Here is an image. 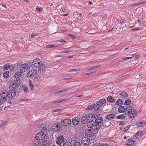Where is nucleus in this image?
Returning a JSON list of instances; mask_svg holds the SVG:
<instances>
[{
	"label": "nucleus",
	"instance_id": "obj_8",
	"mask_svg": "<svg viewBox=\"0 0 146 146\" xmlns=\"http://www.w3.org/2000/svg\"><path fill=\"white\" fill-rule=\"evenodd\" d=\"M81 143L84 145L88 146L90 144V139L87 137H84L81 140Z\"/></svg>",
	"mask_w": 146,
	"mask_h": 146
},
{
	"label": "nucleus",
	"instance_id": "obj_15",
	"mask_svg": "<svg viewBox=\"0 0 146 146\" xmlns=\"http://www.w3.org/2000/svg\"><path fill=\"white\" fill-rule=\"evenodd\" d=\"M38 68V71L40 73H42L45 70V65L43 63H42L39 65Z\"/></svg>",
	"mask_w": 146,
	"mask_h": 146
},
{
	"label": "nucleus",
	"instance_id": "obj_18",
	"mask_svg": "<svg viewBox=\"0 0 146 146\" xmlns=\"http://www.w3.org/2000/svg\"><path fill=\"white\" fill-rule=\"evenodd\" d=\"M86 120H87V122L90 121H91L92 120V118H93V116L92 115L88 113L85 115Z\"/></svg>",
	"mask_w": 146,
	"mask_h": 146
},
{
	"label": "nucleus",
	"instance_id": "obj_59",
	"mask_svg": "<svg viewBox=\"0 0 146 146\" xmlns=\"http://www.w3.org/2000/svg\"><path fill=\"white\" fill-rule=\"evenodd\" d=\"M140 29L139 28H137L133 29H132L131 30H132V31H135V30H138Z\"/></svg>",
	"mask_w": 146,
	"mask_h": 146
},
{
	"label": "nucleus",
	"instance_id": "obj_40",
	"mask_svg": "<svg viewBox=\"0 0 146 146\" xmlns=\"http://www.w3.org/2000/svg\"><path fill=\"white\" fill-rule=\"evenodd\" d=\"M131 103V100L130 99H128L125 101L124 105H128L129 104Z\"/></svg>",
	"mask_w": 146,
	"mask_h": 146
},
{
	"label": "nucleus",
	"instance_id": "obj_44",
	"mask_svg": "<svg viewBox=\"0 0 146 146\" xmlns=\"http://www.w3.org/2000/svg\"><path fill=\"white\" fill-rule=\"evenodd\" d=\"M79 71V70H78V69H70L68 70V72H76L77 71Z\"/></svg>",
	"mask_w": 146,
	"mask_h": 146
},
{
	"label": "nucleus",
	"instance_id": "obj_63",
	"mask_svg": "<svg viewBox=\"0 0 146 146\" xmlns=\"http://www.w3.org/2000/svg\"><path fill=\"white\" fill-rule=\"evenodd\" d=\"M124 20L123 19H121L120 21V22L121 23H122L123 22Z\"/></svg>",
	"mask_w": 146,
	"mask_h": 146
},
{
	"label": "nucleus",
	"instance_id": "obj_38",
	"mask_svg": "<svg viewBox=\"0 0 146 146\" xmlns=\"http://www.w3.org/2000/svg\"><path fill=\"white\" fill-rule=\"evenodd\" d=\"M40 79V77L39 76H37L34 78V80L35 82H37L39 81Z\"/></svg>",
	"mask_w": 146,
	"mask_h": 146
},
{
	"label": "nucleus",
	"instance_id": "obj_61",
	"mask_svg": "<svg viewBox=\"0 0 146 146\" xmlns=\"http://www.w3.org/2000/svg\"><path fill=\"white\" fill-rule=\"evenodd\" d=\"M88 33L89 34H93L94 33L92 32H91L90 31H88Z\"/></svg>",
	"mask_w": 146,
	"mask_h": 146
},
{
	"label": "nucleus",
	"instance_id": "obj_27",
	"mask_svg": "<svg viewBox=\"0 0 146 146\" xmlns=\"http://www.w3.org/2000/svg\"><path fill=\"white\" fill-rule=\"evenodd\" d=\"M93 105L94 106L93 107V109H94V110L96 111H99L100 110V106H99L98 105L96 104H93Z\"/></svg>",
	"mask_w": 146,
	"mask_h": 146
},
{
	"label": "nucleus",
	"instance_id": "obj_32",
	"mask_svg": "<svg viewBox=\"0 0 146 146\" xmlns=\"http://www.w3.org/2000/svg\"><path fill=\"white\" fill-rule=\"evenodd\" d=\"M123 101L121 99L118 100L115 103V104L118 106H121L123 104Z\"/></svg>",
	"mask_w": 146,
	"mask_h": 146
},
{
	"label": "nucleus",
	"instance_id": "obj_1",
	"mask_svg": "<svg viewBox=\"0 0 146 146\" xmlns=\"http://www.w3.org/2000/svg\"><path fill=\"white\" fill-rule=\"evenodd\" d=\"M22 74L18 73H16L14 75V76L16 78V80L12 82L10 84V87L12 88L13 89H15L19 87L18 85L21 82V79L19 78L21 76Z\"/></svg>",
	"mask_w": 146,
	"mask_h": 146
},
{
	"label": "nucleus",
	"instance_id": "obj_16",
	"mask_svg": "<svg viewBox=\"0 0 146 146\" xmlns=\"http://www.w3.org/2000/svg\"><path fill=\"white\" fill-rule=\"evenodd\" d=\"M146 123V122L144 120H142L137 122L136 125L138 127H142L145 125Z\"/></svg>",
	"mask_w": 146,
	"mask_h": 146
},
{
	"label": "nucleus",
	"instance_id": "obj_34",
	"mask_svg": "<svg viewBox=\"0 0 146 146\" xmlns=\"http://www.w3.org/2000/svg\"><path fill=\"white\" fill-rule=\"evenodd\" d=\"M85 116L82 117L81 119V121L82 123L86 124L88 122Z\"/></svg>",
	"mask_w": 146,
	"mask_h": 146
},
{
	"label": "nucleus",
	"instance_id": "obj_25",
	"mask_svg": "<svg viewBox=\"0 0 146 146\" xmlns=\"http://www.w3.org/2000/svg\"><path fill=\"white\" fill-rule=\"evenodd\" d=\"M125 107L123 106H121L119 107L118 109V111L120 113L125 112Z\"/></svg>",
	"mask_w": 146,
	"mask_h": 146
},
{
	"label": "nucleus",
	"instance_id": "obj_47",
	"mask_svg": "<svg viewBox=\"0 0 146 146\" xmlns=\"http://www.w3.org/2000/svg\"><path fill=\"white\" fill-rule=\"evenodd\" d=\"M128 141L129 142L131 143H132V142H133V144H134V143H135L134 142V141L132 140L131 139H129L128 140Z\"/></svg>",
	"mask_w": 146,
	"mask_h": 146
},
{
	"label": "nucleus",
	"instance_id": "obj_20",
	"mask_svg": "<svg viewBox=\"0 0 146 146\" xmlns=\"http://www.w3.org/2000/svg\"><path fill=\"white\" fill-rule=\"evenodd\" d=\"M86 135L88 137H91L92 135L91 129H86L85 132Z\"/></svg>",
	"mask_w": 146,
	"mask_h": 146
},
{
	"label": "nucleus",
	"instance_id": "obj_51",
	"mask_svg": "<svg viewBox=\"0 0 146 146\" xmlns=\"http://www.w3.org/2000/svg\"><path fill=\"white\" fill-rule=\"evenodd\" d=\"M61 110L60 109H56L54 110L53 111V112H58L60 111Z\"/></svg>",
	"mask_w": 146,
	"mask_h": 146
},
{
	"label": "nucleus",
	"instance_id": "obj_4",
	"mask_svg": "<svg viewBox=\"0 0 146 146\" xmlns=\"http://www.w3.org/2000/svg\"><path fill=\"white\" fill-rule=\"evenodd\" d=\"M51 129L52 131L58 132H60L62 130L61 126L58 123L57 124H53Z\"/></svg>",
	"mask_w": 146,
	"mask_h": 146
},
{
	"label": "nucleus",
	"instance_id": "obj_12",
	"mask_svg": "<svg viewBox=\"0 0 146 146\" xmlns=\"http://www.w3.org/2000/svg\"><path fill=\"white\" fill-rule=\"evenodd\" d=\"M71 122V120L66 119L61 121V123L63 126H66L70 124Z\"/></svg>",
	"mask_w": 146,
	"mask_h": 146
},
{
	"label": "nucleus",
	"instance_id": "obj_55",
	"mask_svg": "<svg viewBox=\"0 0 146 146\" xmlns=\"http://www.w3.org/2000/svg\"><path fill=\"white\" fill-rule=\"evenodd\" d=\"M28 100V99H20L19 100V101L20 102L22 101H27Z\"/></svg>",
	"mask_w": 146,
	"mask_h": 146
},
{
	"label": "nucleus",
	"instance_id": "obj_30",
	"mask_svg": "<svg viewBox=\"0 0 146 146\" xmlns=\"http://www.w3.org/2000/svg\"><path fill=\"white\" fill-rule=\"evenodd\" d=\"M38 127L41 130H42L44 129V130L45 128V125L43 123H42L41 124L39 125L38 126Z\"/></svg>",
	"mask_w": 146,
	"mask_h": 146
},
{
	"label": "nucleus",
	"instance_id": "obj_37",
	"mask_svg": "<svg viewBox=\"0 0 146 146\" xmlns=\"http://www.w3.org/2000/svg\"><path fill=\"white\" fill-rule=\"evenodd\" d=\"M4 103L3 101H1V100L0 99V111L3 109L4 106V105H3Z\"/></svg>",
	"mask_w": 146,
	"mask_h": 146
},
{
	"label": "nucleus",
	"instance_id": "obj_45",
	"mask_svg": "<svg viewBox=\"0 0 146 146\" xmlns=\"http://www.w3.org/2000/svg\"><path fill=\"white\" fill-rule=\"evenodd\" d=\"M10 66L7 64L5 65L4 67V69L5 70H7L9 68Z\"/></svg>",
	"mask_w": 146,
	"mask_h": 146
},
{
	"label": "nucleus",
	"instance_id": "obj_10",
	"mask_svg": "<svg viewBox=\"0 0 146 146\" xmlns=\"http://www.w3.org/2000/svg\"><path fill=\"white\" fill-rule=\"evenodd\" d=\"M37 73L36 70H33L29 72L27 74V76L30 78L35 75Z\"/></svg>",
	"mask_w": 146,
	"mask_h": 146
},
{
	"label": "nucleus",
	"instance_id": "obj_53",
	"mask_svg": "<svg viewBox=\"0 0 146 146\" xmlns=\"http://www.w3.org/2000/svg\"><path fill=\"white\" fill-rule=\"evenodd\" d=\"M5 124V123H2L0 125V127H2L3 129L4 128V127H3L4 125Z\"/></svg>",
	"mask_w": 146,
	"mask_h": 146
},
{
	"label": "nucleus",
	"instance_id": "obj_60",
	"mask_svg": "<svg viewBox=\"0 0 146 146\" xmlns=\"http://www.w3.org/2000/svg\"><path fill=\"white\" fill-rule=\"evenodd\" d=\"M68 52H69L68 50H65L62 52V53H67Z\"/></svg>",
	"mask_w": 146,
	"mask_h": 146
},
{
	"label": "nucleus",
	"instance_id": "obj_22",
	"mask_svg": "<svg viewBox=\"0 0 146 146\" xmlns=\"http://www.w3.org/2000/svg\"><path fill=\"white\" fill-rule=\"evenodd\" d=\"M107 101L110 102H115L116 100L111 96H109L107 99Z\"/></svg>",
	"mask_w": 146,
	"mask_h": 146
},
{
	"label": "nucleus",
	"instance_id": "obj_31",
	"mask_svg": "<svg viewBox=\"0 0 146 146\" xmlns=\"http://www.w3.org/2000/svg\"><path fill=\"white\" fill-rule=\"evenodd\" d=\"M120 96L123 97H125L128 96L127 93L125 92H122L119 94Z\"/></svg>",
	"mask_w": 146,
	"mask_h": 146
},
{
	"label": "nucleus",
	"instance_id": "obj_49",
	"mask_svg": "<svg viewBox=\"0 0 146 146\" xmlns=\"http://www.w3.org/2000/svg\"><path fill=\"white\" fill-rule=\"evenodd\" d=\"M68 35L69 36H70L71 37H72V38L73 39H75L76 37V36L74 35L71 34H69Z\"/></svg>",
	"mask_w": 146,
	"mask_h": 146
},
{
	"label": "nucleus",
	"instance_id": "obj_41",
	"mask_svg": "<svg viewBox=\"0 0 146 146\" xmlns=\"http://www.w3.org/2000/svg\"><path fill=\"white\" fill-rule=\"evenodd\" d=\"M125 116H124V115H123V114H122V115H118V116H117V117H116V118L117 119H124V118H125Z\"/></svg>",
	"mask_w": 146,
	"mask_h": 146
},
{
	"label": "nucleus",
	"instance_id": "obj_56",
	"mask_svg": "<svg viewBox=\"0 0 146 146\" xmlns=\"http://www.w3.org/2000/svg\"><path fill=\"white\" fill-rule=\"evenodd\" d=\"M62 90V92H66L67 91H68V89H66L63 90Z\"/></svg>",
	"mask_w": 146,
	"mask_h": 146
},
{
	"label": "nucleus",
	"instance_id": "obj_36",
	"mask_svg": "<svg viewBox=\"0 0 146 146\" xmlns=\"http://www.w3.org/2000/svg\"><path fill=\"white\" fill-rule=\"evenodd\" d=\"M3 75L4 78H7L9 76V72L5 71L3 73Z\"/></svg>",
	"mask_w": 146,
	"mask_h": 146
},
{
	"label": "nucleus",
	"instance_id": "obj_35",
	"mask_svg": "<svg viewBox=\"0 0 146 146\" xmlns=\"http://www.w3.org/2000/svg\"><path fill=\"white\" fill-rule=\"evenodd\" d=\"M29 84L31 90H33L34 89V86L31 80H29Z\"/></svg>",
	"mask_w": 146,
	"mask_h": 146
},
{
	"label": "nucleus",
	"instance_id": "obj_48",
	"mask_svg": "<svg viewBox=\"0 0 146 146\" xmlns=\"http://www.w3.org/2000/svg\"><path fill=\"white\" fill-rule=\"evenodd\" d=\"M42 9V8L41 7L39 8L38 7H37L36 8V10L38 11L39 12H40Z\"/></svg>",
	"mask_w": 146,
	"mask_h": 146
},
{
	"label": "nucleus",
	"instance_id": "obj_46",
	"mask_svg": "<svg viewBox=\"0 0 146 146\" xmlns=\"http://www.w3.org/2000/svg\"><path fill=\"white\" fill-rule=\"evenodd\" d=\"M65 100V99H64V100H61L54 101L53 102V103L54 104H55L56 103H60V102H62L63 101H64Z\"/></svg>",
	"mask_w": 146,
	"mask_h": 146
},
{
	"label": "nucleus",
	"instance_id": "obj_9",
	"mask_svg": "<svg viewBox=\"0 0 146 146\" xmlns=\"http://www.w3.org/2000/svg\"><path fill=\"white\" fill-rule=\"evenodd\" d=\"M40 63V61L38 58H36L32 62V64L33 67L35 68H37L38 67Z\"/></svg>",
	"mask_w": 146,
	"mask_h": 146
},
{
	"label": "nucleus",
	"instance_id": "obj_42",
	"mask_svg": "<svg viewBox=\"0 0 146 146\" xmlns=\"http://www.w3.org/2000/svg\"><path fill=\"white\" fill-rule=\"evenodd\" d=\"M72 146H81V144L80 142L78 141L75 143Z\"/></svg>",
	"mask_w": 146,
	"mask_h": 146
},
{
	"label": "nucleus",
	"instance_id": "obj_23",
	"mask_svg": "<svg viewBox=\"0 0 146 146\" xmlns=\"http://www.w3.org/2000/svg\"><path fill=\"white\" fill-rule=\"evenodd\" d=\"M115 115L114 113H110L106 116V118L107 119L110 120L114 118Z\"/></svg>",
	"mask_w": 146,
	"mask_h": 146
},
{
	"label": "nucleus",
	"instance_id": "obj_14",
	"mask_svg": "<svg viewBox=\"0 0 146 146\" xmlns=\"http://www.w3.org/2000/svg\"><path fill=\"white\" fill-rule=\"evenodd\" d=\"M64 139L63 135H61L57 138L56 142L60 145L64 143Z\"/></svg>",
	"mask_w": 146,
	"mask_h": 146
},
{
	"label": "nucleus",
	"instance_id": "obj_64",
	"mask_svg": "<svg viewBox=\"0 0 146 146\" xmlns=\"http://www.w3.org/2000/svg\"><path fill=\"white\" fill-rule=\"evenodd\" d=\"M90 70L95 69L94 66L90 67Z\"/></svg>",
	"mask_w": 146,
	"mask_h": 146
},
{
	"label": "nucleus",
	"instance_id": "obj_2",
	"mask_svg": "<svg viewBox=\"0 0 146 146\" xmlns=\"http://www.w3.org/2000/svg\"><path fill=\"white\" fill-rule=\"evenodd\" d=\"M102 118L101 117L98 118L95 120L94 124H95L96 126H94L93 128V129H94L95 131V133L97 132L100 128L104 127V125L102 123Z\"/></svg>",
	"mask_w": 146,
	"mask_h": 146
},
{
	"label": "nucleus",
	"instance_id": "obj_5",
	"mask_svg": "<svg viewBox=\"0 0 146 146\" xmlns=\"http://www.w3.org/2000/svg\"><path fill=\"white\" fill-rule=\"evenodd\" d=\"M46 136V135L43 132H40L37 134L35 137V139L37 140H41L43 139Z\"/></svg>",
	"mask_w": 146,
	"mask_h": 146
},
{
	"label": "nucleus",
	"instance_id": "obj_62",
	"mask_svg": "<svg viewBox=\"0 0 146 146\" xmlns=\"http://www.w3.org/2000/svg\"><path fill=\"white\" fill-rule=\"evenodd\" d=\"M94 68L95 69V68H99L100 67V66H94Z\"/></svg>",
	"mask_w": 146,
	"mask_h": 146
},
{
	"label": "nucleus",
	"instance_id": "obj_58",
	"mask_svg": "<svg viewBox=\"0 0 146 146\" xmlns=\"http://www.w3.org/2000/svg\"><path fill=\"white\" fill-rule=\"evenodd\" d=\"M62 90L58 91L56 92V94H57L58 93H60L63 92H62Z\"/></svg>",
	"mask_w": 146,
	"mask_h": 146
},
{
	"label": "nucleus",
	"instance_id": "obj_29",
	"mask_svg": "<svg viewBox=\"0 0 146 146\" xmlns=\"http://www.w3.org/2000/svg\"><path fill=\"white\" fill-rule=\"evenodd\" d=\"M143 132L142 131L138 132L135 135V139H138L142 134Z\"/></svg>",
	"mask_w": 146,
	"mask_h": 146
},
{
	"label": "nucleus",
	"instance_id": "obj_17",
	"mask_svg": "<svg viewBox=\"0 0 146 146\" xmlns=\"http://www.w3.org/2000/svg\"><path fill=\"white\" fill-rule=\"evenodd\" d=\"M106 102V100L104 99H102L96 102V104L100 106H102L103 104H105Z\"/></svg>",
	"mask_w": 146,
	"mask_h": 146
},
{
	"label": "nucleus",
	"instance_id": "obj_54",
	"mask_svg": "<svg viewBox=\"0 0 146 146\" xmlns=\"http://www.w3.org/2000/svg\"><path fill=\"white\" fill-rule=\"evenodd\" d=\"M76 139V137H74L71 139V141H75V140Z\"/></svg>",
	"mask_w": 146,
	"mask_h": 146
},
{
	"label": "nucleus",
	"instance_id": "obj_3",
	"mask_svg": "<svg viewBox=\"0 0 146 146\" xmlns=\"http://www.w3.org/2000/svg\"><path fill=\"white\" fill-rule=\"evenodd\" d=\"M125 114L129 115L130 118L134 117L137 115L136 110H133L131 106H125Z\"/></svg>",
	"mask_w": 146,
	"mask_h": 146
},
{
	"label": "nucleus",
	"instance_id": "obj_50",
	"mask_svg": "<svg viewBox=\"0 0 146 146\" xmlns=\"http://www.w3.org/2000/svg\"><path fill=\"white\" fill-rule=\"evenodd\" d=\"M94 146H107V144H106V143H105V144L103 143V144H102L100 145H94Z\"/></svg>",
	"mask_w": 146,
	"mask_h": 146
},
{
	"label": "nucleus",
	"instance_id": "obj_6",
	"mask_svg": "<svg viewBox=\"0 0 146 146\" xmlns=\"http://www.w3.org/2000/svg\"><path fill=\"white\" fill-rule=\"evenodd\" d=\"M29 67V66L27 64H24L21 66L19 71H18L16 73H18L21 74L22 73L26 71Z\"/></svg>",
	"mask_w": 146,
	"mask_h": 146
},
{
	"label": "nucleus",
	"instance_id": "obj_39",
	"mask_svg": "<svg viewBox=\"0 0 146 146\" xmlns=\"http://www.w3.org/2000/svg\"><path fill=\"white\" fill-rule=\"evenodd\" d=\"M62 146H72V145L70 142L67 141L63 144Z\"/></svg>",
	"mask_w": 146,
	"mask_h": 146
},
{
	"label": "nucleus",
	"instance_id": "obj_52",
	"mask_svg": "<svg viewBox=\"0 0 146 146\" xmlns=\"http://www.w3.org/2000/svg\"><path fill=\"white\" fill-rule=\"evenodd\" d=\"M56 46H55L52 45H49L47 46V47L49 48H51L52 47H55Z\"/></svg>",
	"mask_w": 146,
	"mask_h": 146
},
{
	"label": "nucleus",
	"instance_id": "obj_28",
	"mask_svg": "<svg viewBox=\"0 0 146 146\" xmlns=\"http://www.w3.org/2000/svg\"><path fill=\"white\" fill-rule=\"evenodd\" d=\"M94 106L93 104L88 106L85 109V110L86 111H89L93 109Z\"/></svg>",
	"mask_w": 146,
	"mask_h": 146
},
{
	"label": "nucleus",
	"instance_id": "obj_7",
	"mask_svg": "<svg viewBox=\"0 0 146 146\" xmlns=\"http://www.w3.org/2000/svg\"><path fill=\"white\" fill-rule=\"evenodd\" d=\"M8 96V92L6 90L4 91L1 95V98L0 99L1 100V101H3L4 103L5 102L7 101V98Z\"/></svg>",
	"mask_w": 146,
	"mask_h": 146
},
{
	"label": "nucleus",
	"instance_id": "obj_26",
	"mask_svg": "<svg viewBox=\"0 0 146 146\" xmlns=\"http://www.w3.org/2000/svg\"><path fill=\"white\" fill-rule=\"evenodd\" d=\"M33 143L34 146H39L41 144V143L39 140H33Z\"/></svg>",
	"mask_w": 146,
	"mask_h": 146
},
{
	"label": "nucleus",
	"instance_id": "obj_21",
	"mask_svg": "<svg viewBox=\"0 0 146 146\" xmlns=\"http://www.w3.org/2000/svg\"><path fill=\"white\" fill-rule=\"evenodd\" d=\"M50 141L48 140H44L42 142L39 146H48L50 144Z\"/></svg>",
	"mask_w": 146,
	"mask_h": 146
},
{
	"label": "nucleus",
	"instance_id": "obj_13",
	"mask_svg": "<svg viewBox=\"0 0 146 146\" xmlns=\"http://www.w3.org/2000/svg\"><path fill=\"white\" fill-rule=\"evenodd\" d=\"M94 123V122L93 120L89 121L87 122V126L89 128H92V130L95 133V131L94 130V129H93L94 128H93L94 126H96L95 124Z\"/></svg>",
	"mask_w": 146,
	"mask_h": 146
},
{
	"label": "nucleus",
	"instance_id": "obj_19",
	"mask_svg": "<svg viewBox=\"0 0 146 146\" xmlns=\"http://www.w3.org/2000/svg\"><path fill=\"white\" fill-rule=\"evenodd\" d=\"M72 123L74 125H77L79 122L80 119L77 117H74L73 118Z\"/></svg>",
	"mask_w": 146,
	"mask_h": 146
},
{
	"label": "nucleus",
	"instance_id": "obj_43",
	"mask_svg": "<svg viewBox=\"0 0 146 146\" xmlns=\"http://www.w3.org/2000/svg\"><path fill=\"white\" fill-rule=\"evenodd\" d=\"M130 127L129 125H128L125 127L123 129V131L125 132H126Z\"/></svg>",
	"mask_w": 146,
	"mask_h": 146
},
{
	"label": "nucleus",
	"instance_id": "obj_57",
	"mask_svg": "<svg viewBox=\"0 0 146 146\" xmlns=\"http://www.w3.org/2000/svg\"><path fill=\"white\" fill-rule=\"evenodd\" d=\"M93 72H90V73H84V75H88V74H91Z\"/></svg>",
	"mask_w": 146,
	"mask_h": 146
},
{
	"label": "nucleus",
	"instance_id": "obj_11",
	"mask_svg": "<svg viewBox=\"0 0 146 146\" xmlns=\"http://www.w3.org/2000/svg\"><path fill=\"white\" fill-rule=\"evenodd\" d=\"M8 97L9 98H12L15 97L16 95V91L15 89H12L9 93H8Z\"/></svg>",
	"mask_w": 146,
	"mask_h": 146
},
{
	"label": "nucleus",
	"instance_id": "obj_24",
	"mask_svg": "<svg viewBox=\"0 0 146 146\" xmlns=\"http://www.w3.org/2000/svg\"><path fill=\"white\" fill-rule=\"evenodd\" d=\"M132 57H126L124 58L122 60L123 61H125L127 60L132 58L133 57H135L136 58V59H137L139 57V56L135 54H132Z\"/></svg>",
	"mask_w": 146,
	"mask_h": 146
},
{
	"label": "nucleus",
	"instance_id": "obj_33",
	"mask_svg": "<svg viewBox=\"0 0 146 146\" xmlns=\"http://www.w3.org/2000/svg\"><path fill=\"white\" fill-rule=\"evenodd\" d=\"M23 89L24 93L25 94L28 93L29 92L28 88L27 86H23Z\"/></svg>",
	"mask_w": 146,
	"mask_h": 146
}]
</instances>
